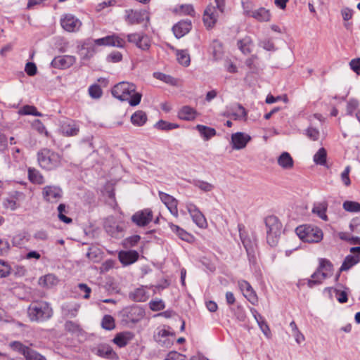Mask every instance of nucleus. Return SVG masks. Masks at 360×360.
<instances>
[{
	"mask_svg": "<svg viewBox=\"0 0 360 360\" xmlns=\"http://www.w3.org/2000/svg\"><path fill=\"white\" fill-rule=\"evenodd\" d=\"M153 77L155 79L162 81L165 83L172 86H176L178 84V81L176 79L170 75L162 72H154Z\"/></svg>",
	"mask_w": 360,
	"mask_h": 360,
	"instance_id": "c9c22d12",
	"label": "nucleus"
},
{
	"mask_svg": "<svg viewBox=\"0 0 360 360\" xmlns=\"http://www.w3.org/2000/svg\"><path fill=\"white\" fill-rule=\"evenodd\" d=\"M279 235L280 233H266V240L270 246L274 247L276 245Z\"/></svg>",
	"mask_w": 360,
	"mask_h": 360,
	"instance_id": "5fc2aeb1",
	"label": "nucleus"
},
{
	"mask_svg": "<svg viewBox=\"0 0 360 360\" xmlns=\"http://www.w3.org/2000/svg\"><path fill=\"white\" fill-rule=\"evenodd\" d=\"M186 209L190 214L193 221L200 228L204 229L207 226V220L203 214L197 206L193 203H188Z\"/></svg>",
	"mask_w": 360,
	"mask_h": 360,
	"instance_id": "9b49d317",
	"label": "nucleus"
},
{
	"mask_svg": "<svg viewBox=\"0 0 360 360\" xmlns=\"http://www.w3.org/2000/svg\"><path fill=\"white\" fill-rule=\"evenodd\" d=\"M191 27L190 20H182L176 24L172 30L176 38H181L191 30Z\"/></svg>",
	"mask_w": 360,
	"mask_h": 360,
	"instance_id": "f3484780",
	"label": "nucleus"
},
{
	"mask_svg": "<svg viewBox=\"0 0 360 360\" xmlns=\"http://www.w3.org/2000/svg\"><path fill=\"white\" fill-rule=\"evenodd\" d=\"M104 229L108 234L114 238H120L123 236V228L118 224L115 217H107L104 221Z\"/></svg>",
	"mask_w": 360,
	"mask_h": 360,
	"instance_id": "1a4fd4ad",
	"label": "nucleus"
},
{
	"mask_svg": "<svg viewBox=\"0 0 360 360\" xmlns=\"http://www.w3.org/2000/svg\"><path fill=\"white\" fill-rule=\"evenodd\" d=\"M243 295L253 304L257 302V295L252 288L245 292Z\"/></svg>",
	"mask_w": 360,
	"mask_h": 360,
	"instance_id": "4d7b16f0",
	"label": "nucleus"
},
{
	"mask_svg": "<svg viewBox=\"0 0 360 360\" xmlns=\"http://www.w3.org/2000/svg\"><path fill=\"white\" fill-rule=\"evenodd\" d=\"M307 136L312 141H317L319 138V131L317 129L309 127L306 129Z\"/></svg>",
	"mask_w": 360,
	"mask_h": 360,
	"instance_id": "603ef678",
	"label": "nucleus"
},
{
	"mask_svg": "<svg viewBox=\"0 0 360 360\" xmlns=\"http://www.w3.org/2000/svg\"><path fill=\"white\" fill-rule=\"evenodd\" d=\"M42 196L49 202H57L62 197V190L56 186H46L43 188Z\"/></svg>",
	"mask_w": 360,
	"mask_h": 360,
	"instance_id": "f8f14e48",
	"label": "nucleus"
},
{
	"mask_svg": "<svg viewBox=\"0 0 360 360\" xmlns=\"http://www.w3.org/2000/svg\"><path fill=\"white\" fill-rule=\"evenodd\" d=\"M350 172H351V167L348 165L345 168V169L340 174V179H341L342 184L347 187H348L351 185V180L349 178Z\"/></svg>",
	"mask_w": 360,
	"mask_h": 360,
	"instance_id": "49530a36",
	"label": "nucleus"
},
{
	"mask_svg": "<svg viewBox=\"0 0 360 360\" xmlns=\"http://www.w3.org/2000/svg\"><path fill=\"white\" fill-rule=\"evenodd\" d=\"M10 347L15 351H17L22 354L25 359H27V353H30L32 351V349L30 347L25 346L21 342L18 341L11 342L10 343Z\"/></svg>",
	"mask_w": 360,
	"mask_h": 360,
	"instance_id": "58836bf2",
	"label": "nucleus"
},
{
	"mask_svg": "<svg viewBox=\"0 0 360 360\" xmlns=\"http://www.w3.org/2000/svg\"><path fill=\"white\" fill-rule=\"evenodd\" d=\"M342 207L349 212H360V203L355 201L347 200L343 202Z\"/></svg>",
	"mask_w": 360,
	"mask_h": 360,
	"instance_id": "79ce46f5",
	"label": "nucleus"
},
{
	"mask_svg": "<svg viewBox=\"0 0 360 360\" xmlns=\"http://www.w3.org/2000/svg\"><path fill=\"white\" fill-rule=\"evenodd\" d=\"M332 267L333 266L330 261L326 259H321L319 266L307 281L308 287L311 288L316 285L321 284L328 276V274L325 271H331Z\"/></svg>",
	"mask_w": 360,
	"mask_h": 360,
	"instance_id": "39448f33",
	"label": "nucleus"
},
{
	"mask_svg": "<svg viewBox=\"0 0 360 360\" xmlns=\"http://www.w3.org/2000/svg\"><path fill=\"white\" fill-rule=\"evenodd\" d=\"M193 185L204 192H210L214 188L212 184L202 180H195Z\"/></svg>",
	"mask_w": 360,
	"mask_h": 360,
	"instance_id": "37998d69",
	"label": "nucleus"
},
{
	"mask_svg": "<svg viewBox=\"0 0 360 360\" xmlns=\"http://www.w3.org/2000/svg\"><path fill=\"white\" fill-rule=\"evenodd\" d=\"M359 102L356 99H351L347 105V113L349 115H352L354 111L358 108Z\"/></svg>",
	"mask_w": 360,
	"mask_h": 360,
	"instance_id": "bf43d9fd",
	"label": "nucleus"
},
{
	"mask_svg": "<svg viewBox=\"0 0 360 360\" xmlns=\"http://www.w3.org/2000/svg\"><path fill=\"white\" fill-rule=\"evenodd\" d=\"M101 325L106 330H112L115 327V320L110 315H105L102 319Z\"/></svg>",
	"mask_w": 360,
	"mask_h": 360,
	"instance_id": "c03bdc74",
	"label": "nucleus"
},
{
	"mask_svg": "<svg viewBox=\"0 0 360 360\" xmlns=\"http://www.w3.org/2000/svg\"><path fill=\"white\" fill-rule=\"evenodd\" d=\"M82 50L85 51V53H82V54H83L82 58L83 59H89L96 53V49L94 46L86 47V48L83 46Z\"/></svg>",
	"mask_w": 360,
	"mask_h": 360,
	"instance_id": "680f3d73",
	"label": "nucleus"
},
{
	"mask_svg": "<svg viewBox=\"0 0 360 360\" xmlns=\"http://www.w3.org/2000/svg\"><path fill=\"white\" fill-rule=\"evenodd\" d=\"M153 219V212L150 209H144L136 212L131 217V221L139 226L148 225Z\"/></svg>",
	"mask_w": 360,
	"mask_h": 360,
	"instance_id": "ddd939ff",
	"label": "nucleus"
},
{
	"mask_svg": "<svg viewBox=\"0 0 360 360\" xmlns=\"http://www.w3.org/2000/svg\"><path fill=\"white\" fill-rule=\"evenodd\" d=\"M150 307L153 311H160L165 308V304L162 300L151 301Z\"/></svg>",
	"mask_w": 360,
	"mask_h": 360,
	"instance_id": "e2e57ef3",
	"label": "nucleus"
},
{
	"mask_svg": "<svg viewBox=\"0 0 360 360\" xmlns=\"http://www.w3.org/2000/svg\"><path fill=\"white\" fill-rule=\"evenodd\" d=\"M169 335L174 336V334L169 330V328H166L165 326L162 328L158 329V332L154 335V339L155 341H161V338H165Z\"/></svg>",
	"mask_w": 360,
	"mask_h": 360,
	"instance_id": "de8ad7c7",
	"label": "nucleus"
},
{
	"mask_svg": "<svg viewBox=\"0 0 360 360\" xmlns=\"http://www.w3.org/2000/svg\"><path fill=\"white\" fill-rule=\"evenodd\" d=\"M335 297L339 302L345 303L347 301V293L345 291H340L338 289H335Z\"/></svg>",
	"mask_w": 360,
	"mask_h": 360,
	"instance_id": "0e129e2a",
	"label": "nucleus"
},
{
	"mask_svg": "<svg viewBox=\"0 0 360 360\" xmlns=\"http://www.w3.org/2000/svg\"><path fill=\"white\" fill-rule=\"evenodd\" d=\"M176 59L178 62L184 66L187 67L190 65V56L185 50H179L176 51Z\"/></svg>",
	"mask_w": 360,
	"mask_h": 360,
	"instance_id": "ea45409f",
	"label": "nucleus"
},
{
	"mask_svg": "<svg viewBox=\"0 0 360 360\" xmlns=\"http://www.w3.org/2000/svg\"><path fill=\"white\" fill-rule=\"evenodd\" d=\"M20 112L23 115H32L38 117L41 116V113L38 112L37 108L32 105H25L20 110Z\"/></svg>",
	"mask_w": 360,
	"mask_h": 360,
	"instance_id": "09e8293b",
	"label": "nucleus"
},
{
	"mask_svg": "<svg viewBox=\"0 0 360 360\" xmlns=\"http://www.w3.org/2000/svg\"><path fill=\"white\" fill-rule=\"evenodd\" d=\"M27 314L31 321H42L49 319L53 311L47 302H34L28 307Z\"/></svg>",
	"mask_w": 360,
	"mask_h": 360,
	"instance_id": "f03ea898",
	"label": "nucleus"
},
{
	"mask_svg": "<svg viewBox=\"0 0 360 360\" xmlns=\"http://www.w3.org/2000/svg\"><path fill=\"white\" fill-rule=\"evenodd\" d=\"M196 129L200 134L201 136H202L204 139L206 141L209 140L210 139L216 135V130L214 128L208 127L201 124H198L196 126Z\"/></svg>",
	"mask_w": 360,
	"mask_h": 360,
	"instance_id": "f704fd0d",
	"label": "nucleus"
},
{
	"mask_svg": "<svg viewBox=\"0 0 360 360\" xmlns=\"http://www.w3.org/2000/svg\"><path fill=\"white\" fill-rule=\"evenodd\" d=\"M297 236L304 242L319 243L323 238L321 229L311 225H301L295 229Z\"/></svg>",
	"mask_w": 360,
	"mask_h": 360,
	"instance_id": "7ed1b4c3",
	"label": "nucleus"
},
{
	"mask_svg": "<svg viewBox=\"0 0 360 360\" xmlns=\"http://www.w3.org/2000/svg\"><path fill=\"white\" fill-rule=\"evenodd\" d=\"M122 59V55L119 51H113L107 56V60L111 63H118Z\"/></svg>",
	"mask_w": 360,
	"mask_h": 360,
	"instance_id": "6e6d98bb",
	"label": "nucleus"
},
{
	"mask_svg": "<svg viewBox=\"0 0 360 360\" xmlns=\"http://www.w3.org/2000/svg\"><path fill=\"white\" fill-rule=\"evenodd\" d=\"M139 254L136 251H122L119 253V259L124 265H129L137 260Z\"/></svg>",
	"mask_w": 360,
	"mask_h": 360,
	"instance_id": "aec40b11",
	"label": "nucleus"
},
{
	"mask_svg": "<svg viewBox=\"0 0 360 360\" xmlns=\"http://www.w3.org/2000/svg\"><path fill=\"white\" fill-rule=\"evenodd\" d=\"M216 6L212 4L207 6L204 11L203 22L207 28H212L217 21L219 13H222L225 8V0H214Z\"/></svg>",
	"mask_w": 360,
	"mask_h": 360,
	"instance_id": "20e7f679",
	"label": "nucleus"
},
{
	"mask_svg": "<svg viewBox=\"0 0 360 360\" xmlns=\"http://www.w3.org/2000/svg\"><path fill=\"white\" fill-rule=\"evenodd\" d=\"M127 41L129 43L134 44L139 49L146 51L150 46V39L143 33H133L127 34Z\"/></svg>",
	"mask_w": 360,
	"mask_h": 360,
	"instance_id": "9d476101",
	"label": "nucleus"
},
{
	"mask_svg": "<svg viewBox=\"0 0 360 360\" xmlns=\"http://www.w3.org/2000/svg\"><path fill=\"white\" fill-rule=\"evenodd\" d=\"M28 177L30 181H32L34 184H42L44 183L43 176L36 169H28Z\"/></svg>",
	"mask_w": 360,
	"mask_h": 360,
	"instance_id": "e433bc0d",
	"label": "nucleus"
},
{
	"mask_svg": "<svg viewBox=\"0 0 360 360\" xmlns=\"http://www.w3.org/2000/svg\"><path fill=\"white\" fill-rule=\"evenodd\" d=\"M58 282L59 280L57 276L52 274H46L39 279L40 284H42L46 288L54 287L58 283Z\"/></svg>",
	"mask_w": 360,
	"mask_h": 360,
	"instance_id": "473e14b6",
	"label": "nucleus"
},
{
	"mask_svg": "<svg viewBox=\"0 0 360 360\" xmlns=\"http://www.w3.org/2000/svg\"><path fill=\"white\" fill-rule=\"evenodd\" d=\"M278 164L284 169H290L293 167L294 161L288 152H283L278 158Z\"/></svg>",
	"mask_w": 360,
	"mask_h": 360,
	"instance_id": "5701e85b",
	"label": "nucleus"
},
{
	"mask_svg": "<svg viewBox=\"0 0 360 360\" xmlns=\"http://www.w3.org/2000/svg\"><path fill=\"white\" fill-rule=\"evenodd\" d=\"M76 61L75 56L65 55L55 57L51 61V65L55 68L66 69L72 66Z\"/></svg>",
	"mask_w": 360,
	"mask_h": 360,
	"instance_id": "dca6fc26",
	"label": "nucleus"
},
{
	"mask_svg": "<svg viewBox=\"0 0 360 360\" xmlns=\"http://www.w3.org/2000/svg\"><path fill=\"white\" fill-rule=\"evenodd\" d=\"M11 273V266L9 264L0 259V278L8 276Z\"/></svg>",
	"mask_w": 360,
	"mask_h": 360,
	"instance_id": "8fccbe9b",
	"label": "nucleus"
},
{
	"mask_svg": "<svg viewBox=\"0 0 360 360\" xmlns=\"http://www.w3.org/2000/svg\"><path fill=\"white\" fill-rule=\"evenodd\" d=\"M178 127L179 125L176 124L168 122L164 120H160L155 124V127L157 129L165 131L176 129Z\"/></svg>",
	"mask_w": 360,
	"mask_h": 360,
	"instance_id": "a18cd8bd",
	"label": "nucleus"
},
{
	"mask_svg": "<svg viewBox=\"0 0 360 360\" xmlns=\"http://www.w3.org/2000/svg\"><path fill=\"white\" fill-rule=\"evenodd\" d=\"M238 110L236 112L232 114L235 120L245 119L247 116V112L245 109L240 105H237Z\"/></svg>",
	"mask_w": 360,
	"mask_h": 360,
	"instance_id": "864d4df0",
	"label": "nucleus"
},
{
	"mask_svg": "<svg viewBox=\"0 0 360 360\" xmlns=\"http://www.w3.org/2000/svg\"><path fill=\"white\" fill-rule=\"evenodd\" d=\"M165 360H185V356L177 352H171L167 354Z\"/></svg>",
	"mask_w": 360,
	"mask_h": 360,
	"instance_id": "338daca9",
	"label": "nucleus"
},
{
	"mask_svg": "<svg viewBox=\"0 0 360 360\" xmlns=\"http://www.w3.org/2000/svg\"><path fill=\"white\" fill-rule=\"evenodd\" d=\"M107 40L108 41V46H111L123 48L126 44L125 40L117 34L107 36Z\"/></svg>",
	"mask_w": 360,
	"mask_h": 360,
	"instance_id": "4c0bfd02",
	"label": "nucleus"
},
{
	"mask_svg": "<svg viewBox=\"0 0 360 360\" xmlns=\"http://www.w3.org/2000/svg\"><path fill=\"white\" fill-rule=\"evenodd\" d=\"M250 17L259 22H268L271 19V14L269 10L262 7L252 11Z\"/></svg>",
	"mask_w": 360,
	"mask_h": 360,
	"instance_id": "a878e982",
	"label": "nucleus"
},
{
	"mask_svg": "<svg viewBox=\"0 0 360 360\" xmlns=\"http://www.w3.org/2000/svg\"><path fill=\"white\" fill-rule=\"evenodd\" d=\"M122 314L127 321L137 323L143 318L145 311L139 306L133 305L123 309Z\"/></svg>",
	"mask_w": 360,
	"mask_h": 360,
	"instance_id": "0eeeda50",
	"label": "nucleus"
},
{
	"mask_svg": "<svg viewBox=\"0 0 360 360\" xmlns=\"http://www.w3.org/2000/svg\"><path fill=\"white\" fill-rule=\"evenodd\" d=\"M359 262V257L358 255H349L344 259V262L340 269V271H347L350 268H352L353 266H354L356 264H357Z\"/></svg>",
	"mask_w": 360,
	"mask_h": 360,
	"instance_id": "2f4dec72",
	"label": "nucleus"
},
{
	"mask_svg": "<svg viewBox=\"0 0 360 360\" xmlns=\"http://www.w3.org/2000/svg\"><path fill=\"white\" fill-rule=\"evenodd\" d=\"M240 231V237L242 240V243L246 250L247 254L248 256H254L255 249L256 247L255 241H252L250 238L243 237V233H241L240 228H239Z\"/></svg>",
	"mask_w": 360,
	"mask_h": 360,
	"instance_id": "7c9ffc66",
	"label": "nucleus"
},
{
	"mask_svg": "<svg viewBox=\"0 0 360 360\" xmlns=\"http://www.w3.org/2000/svg\"><path fill=\"white\" fill-rule=\"evenodd\" d=\"M251 140V136L243 132H236L231 135V145L234 150H241Z\"/></svg>",
	"mask_w": 360,
	"mask_h": 360,
	"instance_id": "4468645a",
	"label": "nucleus"
},
{
	"mask_svg": "<svg viewBox=\"0 0 360 360\" xmlns=\"http://www.w3.org/2000/svg\"><path fill=\"white\" fill-rule=\"evenodd\" d=\"M159 197L161 201L165 205L170 213L174 217H178V201L173 196L164 192H159Z\"/></svg>",
	"mask_w": 360,
	"mask_h": 360,
	"instance_id": "2eb2a0df",
	"label": "nucleus"
},
{
	"mask_svg": "<svg viewBox=\"0 0 360 360\" xmlns=\"http://www.w3.org/2000/svg\"><path fill=\"white\" fill-rule=\"evenodd\" d=\"M145 18L148 19L145 11H130L127 15V20L130 25L139 24L143 21Z\"/></svg>",
	"mask_w": 360,
	"mask_h": 360,
	"instance_id": "4be33fe9",
	"label": "nucleus"
},
{
	"mask_svg": "<svg viewBox=\"0 0 360 360\" xmlns=\"http://www.w3.org/2000/svg\"><path fill=\"white\" fill-rule=\"evenodd\" d=\"M149 295L143 287L136 288L130 294V297L136 302H145L148 300Z\"/></svg>",
	"mask_w": 360,
	"mask_h": 360,
	"instance_id": "c756f323",
	"label": "nucleus"
},
{
	"mask_svg": "<svg viewBox=\"0 0 360 360\" xmlns=\"http://www.w3.org/2000/svg\"><path fill=\"white\" fill-rule=\"evenodd\" d=\"M136 90L134 84L127 82H122L115 85L111 92L114 97L120 101H127L130 96Z\"/></svg>",
	"mask_w": 360,
	"mask_h": 360,
	"instance_id": "423d86ee",
	"label": "nucleus"
},
{
	"mask_svg": "<svg viewBox=\"0 0 360 360\" xmlns=\"http://www.w3.org/2000/svg\"><path fill=\"white\" fill-rule=\"evenodd\" d=\"M61 131L66 136H75L79 132V127L74 121L64 122L61 125Z\"/></svg>",
	"mask_w": 360,
	"mask_h": 360,
	"instance_id": "393cba45",
	"label": "nucleus"
},
{
	"mask_svg": "<svg viewBox=\"0 0 360 360\" xmlns=\"http://www.w3.org/2000/svg\"><path fill=\"white\" fill-rule=\"evenodd\" d=\"M97 354L98 356L109 359H117L118 358L117 354L112 350L109 345H101L98 348Z\"/></svg>",
	"mask_w": 360,
	"mask_h": 360,
	"instance_id": "cd10ccee",
	"label": "nucleus"
},
{
	"mask_svg": "<svg viewBox=\"0 0 360 360\" xmlns=\"http://www.w3.org/2000/svg\"><path fill=\"white\" fill-rule=\"evenodd\" d=\"M26 360H46V358L41 355L39 353L36 351L32 349L30 353H27V359Z\"/></svg>",
	"mask_w": 360,
	"mask_h": 360,
	"instance_id": "052dcab7",
	"label": "nucleus"
},
{
	"mask_svg": "<svg viewBox=\"0 0 360 360\" xmlns=\"http://www.w3.org/2000/svg\"><path fill=\"white\" fill-rule=\"evenodd\" d=\"M169 226H170L172 231L173 232H174L175 233H176V235L179 236V238L180 239H181L182 240H184V241H186L188 243H191L193 240V236L192 235H191L190 233H188V232H186L185 230L182 229L177 225L171 224Z\"/></svg>",
	"mask_w": 360,
	"mask_h": 360,
	"instance_id": "c85d7f7f",
	"label": "nucleus"
},
{
	"mask_svg": "<svg viewBox=\"0 0 360 360\" xmlns=\"http://www.w3.org/2000/svg\"><path fill=\"white\" fill-rule=\"evenodd\" d=\"M238 47L243 53H250L253 47V43L250 37L245 36L243 39H239L238 41Z\"/></svg>",
	"mask_w": 360,
	"mask_h": 360,
	"instance_id": "bb28decb",
	"label": "nucleus"
},
{
	"mask_svg": "<svg viewBox=\"0 0 360 360\" xmlns=\"http://www.w3.org/2000/svg\"><path fill=\"white\" fill-rule=\"evenodd\" d=\"M349 65L356 74L360 75V58L353 59L350 61Z\"/></svg>",
	"mask_w": 360,
	"mask_h": 360,
	"instance_id": "774afa93",
	"label": "nucleus"
},
{
	"mask_svg": "<svg viewBox=\"0 0 360 360\" xmlns=\"http://www.w3.org/2000/svg\"><path fill=\"white\" fill-rule=\"evenodd\" d=\"M37 160L42 169L52 170L61 165L62 157L55 151L43 148L37 153Z\"/></svg>",
	"mask_w": 360,
	"mask_h": 360,
	"instance_id": "f257e3e1",
	"label": "nucleus"
},
{
	"mask_svg": "<svg viewBox=\"0 0 360 360\" xmlns=\"http://www.w3.org/2000/svg\"><path fill=\"white\" fill-rule=\"evenodd\" d=\"M134 338V334L129 331L120 333L115 335L113 342L120 347L126 346Z\"/></svg>",
	"mask_w": 360,
	"mask_h": 360,
	"instance_id": "6ab92c4d",
	"label": "nucleus"
},
{
	"mask_svg": "<svg viewBox=\"0 0 360 360\" xmlns=\"http://www.w3.org/2000/svg\"><path fill=\"white\" fill-rule=\"evenodd\" d=\"M197 115L198 112L196 110L188 105L182 107L178 112V117L181 120L187 121L195 120Z\"/></svg>",
	"mask_w": 360,
	"mask_h": 360,
	"instance_id": "412c9836",
	"label": "nucleus"
},
{
	"mask_svg": "<svg viewBox=\"0 0 360 360\" xmlns=\"http://www.w3.org/2000/svg\"><path fill=\"white\" fill-rule=\"evenodd\" d=\"M141 94L140 93L134 92L131 94L129 101V103L131 106H136L139 104L141 99Z\"/></svg>",
	"mask_w": 360,
	"mask_h": 360,
	"instance_id": "13d9d810",
	"label": "nucleus"
},
{
	"mask_svg": "<svg viewBox=\"0 0 360 360\" xmlns=\"http://www.w3.org/2000/svg\"><path fill=\"white\" fill-rule=\"evenodd\" d=\"M60 21L61 27L69 32L78 31L82 25V22L70 13L62 15Z\"/></svg>",
	"mask_w": 360,
	"mask_h": 360,
	"instance_id": "6e6552de",
	"label": "nucleus"
},
{
	"mask_svg": "<svg viewBox=\"0 0 360 360\" xmlns=\"http://www.w3.org/2000/svg\"><path fill=\"white\" fill-rule=\"evenodd\" d=\"M77 286H78V288L80 290V291L84 292L83 297L84 299H89L90 297L91 289L87 285H86L84 283H79Z\"/></svg>",
	"mask_w": 360,
	"mask_h": 360,
	"instance_id": "69168bd1",
	"label": "nucleus"
},
{
	"mask_svg": "<svg viewBox=\"0 0 360 360\" xmlns=\"http://www.w3.org/2000/svg\"><path fill=\"white\" fill-rule=\"evenodd\" d=\"M89 95L91 96V97H92L94 98H98L102 95V90L99 85L94 84V85H91L89 88Z\"/></svg>",
	"mask_w": 360,
	"mask_h": 360,
	"instance_id": "3c124183",
	"label": "nucleus"
},
{
	"mask_svg": "<svg viewBox=\"0 0 360 360\" xmlns=\"http://www.w3.org/2000/svg\"><path fill=\"white\" fill-rule=\"evenodd\" d=\"M327 153L325 148H321L314 155V161L316 164L325 165L326 163Z\"/></svg>",
	"mask_w": 360,
	"mask_h": 360,
	"instance_id": "a19ab883",
	"label": "nucleus"
},
{
	"mask_svg": "<svg viewBox=\"0 0 360 360\" xmlns=\"http://www.w3.org/2000/svg\"><path fill=\"white\" fill-rule=\"evenodd\" d=\"M328 202L326 201H322L315 204L312 208V212L316 214L323 221H328V216L326 215V211L328 209Z\"/></svg>",
	"mask_w": 360,
	"mask_h": 360,
	"instance_id": "b1692460",
	"label": "nucleus"
},
{
	"mask_svg": "<svg viewBox=\"0 0 360 360\" xmlns=\"http://www.w3.org/2000/svg\"><path fill=\"white\" fill-rule=\"evenodd\" d=\"M146 121L147 115L142 110L136 111L131 117V123L136 126H143L146 122Z\"/></svg>",
	"mask_w": 360,
	"mask_h": 360,
	"instance_id": "72a5a7b5",
	"label": "nucleus"
},
{
	"mask_svg": "<svg viewBox=\"0 0 360 360\" xmlns=\"http://www.w3.org/2000/svg\"><path fill=\"white\" fill-rule=\"evenodd\" d=\"M266 233H280L281 225L277 217L274 216L267 217L265 219Z\"/></svg>",
	"mask_w": 360,
	"mask_h": 360,
	"instance_id": "a211bd4d",
	"label": "nucleus"
}]
</instances>
